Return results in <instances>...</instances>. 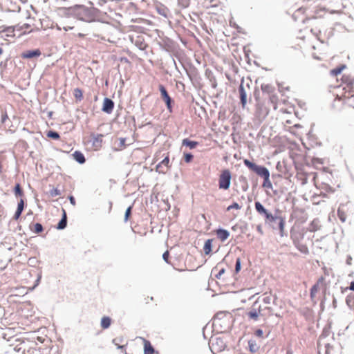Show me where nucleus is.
<instances>
[{
  "label": "nucleus",
  "mask_w": 354,
  "mask_h": 354,
  "mask_svg": "<svg viewBox=\"0 0 354 354\" xmlns=\"http://www.w3.org/2000/svg\"><path fill=\"white\" fill-rule=\"evenodd\" d=\"M342 82L333 85V96L335 100H344L354 97V82L349 77H342Z\"/></svg>",
  "instance_id": "1"
},
{
  "label": "nucleus",
  "mask_w": 354,
  "mask_h": 354,
  "mask_svg": "<svg viewBox=\"0 0 354 354\" xmlns=\"http://www.w3.org/2000/svg\"><path fill=\"white\" fill-rule=\"evenodd\" d=\"M316 37L315 34L313 32L312 28L308 29L306 27L303 30L301 29L297 37L292 41L291 48L293 49H297L298 48L305 49L308 46H312H312V43Z\"/></svg>",
  "instance_id": "2"
},
{
  "label": "nucleus",
  "mask_w": 354,
  "mask_h": 354,
  "mask_svg": "<svg viewBox=\"0 0 354 354\" xmlns=\"http://www.w3.org/2000/svg\"><path fill=\"white\" fill-rule=\"evenodd\" d=\"M75 15L82 21H91L93 19V10L82 5H76L73 8Z\"/></svg>",
  "instance_id": "3"
},
{
  "label": "nucleus",
  "mask_w": 354,
  "mask_h": 354,
  "mask_svg": "<svg viewBox=\"0 0 354 354\" xmlns=\"http://www.w3.org/2000/svg\"><path fill=\"white\" fill-rule=\"evenodd\" d=\"M243 162L244 165L250 170L254 171L258 176L262 177L263 180H266V182L268 181V178H270V172L266 167L257 165L248 159H245Z\"/></svg>",
  "instance_id": "4"
},
{
  "label": "nucleus",
  "mask_w": 354,
  "mask_h": 354,
  "mask_svg": "<svg viewBox=\"0 0 354 354\" xmlns=\"http://www.w3.org/2000/svg\"><path fill=\"white\" fill-rule=\"evenodd\" d=\"M232 174L231 171L227 169H223L221 171L218 176V187L220 189L227 190L231 185Z\"/></svg>",
  "instance_id": "5"
},
{
  "label": "nucleus",
  "mask_w": 354,
  "mask_h": 354,
  "mask_svg": "<svg viewBox=\"0 0 354 354\" xmlns=\"http://www.w3.org/2000/svg\"><path fill=\"white\" fill-rule=\"evenodd\" d=\"M326 286L323 278L319 279L317 282L312 287L310 290V297L314 299L317 297V294L322 292L323 294L325 293Z\"/></svg>",
  "instance_id": "6"
},
{
  "label": "nucleus",
  "mask_w": 354,
  "mask_h": 354,
  "mask_svg": "<svg viewBox=\"0 0 354 354\" xmlns=\"http://www.w3.org/2000/svg\"><path fill=\"white\" fill-rule=\"evenodd\" d=\"M328 335L327 331L324 330L322 334L320 335L318 342V353L319 354H330V345L329 344H325L323 346L322 342L323 339Z\"/></svg>",
  "instance_id": "7"
},
{
  "label": "nucleus",
  "mask_w": 354,
  "mask_h": 354,
  "mask_svg": "<svg viewBox=\"0 0 354 354\" xmlns=\"http://www.w3.org/2000/svg\"><path fill=\"white\" fill-rule=\"evenodd\" d=\"M255 209L259 214H263L268 221L271 222L275 221V217L271 213L268 212L260 202L257 201L255 203Z\"/></svg>",
  "instance_id": "8"
},
{
  "label": "nucleus",
  "mask_w": 354,
  "mask_h": 354,
  "mask_svg": "<svg viewBox=\"0 0 354 354\" xmlns=\"http://www.w3.org/2000/svg\"><path fill=\"white\" fill-rule=\"evenodd\" d=\"M159 90L160 91L161 97L162 100L166 103L167 109L169 111V112L172 111V107H171V99L170 96L169 95L166 88L165 86L162 84L159 85Z\"/></svg>",
  "instance_id": "9"
},
{
  "label": "nucleus",
  "mask_w": 354,
  "mask_h": 354,
  "mask_svg": "<svg viewBox=\"0 0 354 354\" xmlns=\"http://www.w3.org/2000/svg\"><path fill=\"white\" fill-rule=\"evenodd\" d=\"M114 109V102L109 98H104L103 101L102 111L104 113L110 114Z\"/></svg>",
  "instance_id": "10"
},
{
  "label": "nucleus",
  "mask_w": 354,
  "mask_h": 354,
  "mask_svg": "<svg viewBox=\"0 0 354 354\" xmlns=\"http://www.w3.org/2000/svg\"><path fill=\"white\" fill-rule=\"evenodd\" d=\"M41 52L39 49L33 50H27L21 53V57L24 59H31L36 57H39Z\"/></svg>",
  "instance_id": "11"
},
{
  "label": "nucleus",
  "mask_w": 354,
  "mask_h": 354,
  "mask_svg": "<svg viewBox=\"0 0 354 354\" xmlns=\"http://www.w3.org/2000/svg\"><path fill=\"white\" fill-rule=\"evenodd\" d=\"M305 12L306 9L304 8H300L294 12L292 17L295 21L305 22V20L306 19Z\"/></svg>",
  "instance_id": "12"
},
{
  "label": "nucleus",
  "mask_w": 354,
  "mask_h": 354,
  "mask_svg": "<svg viewBox=\"0 0 354 354\" xmlns=\"http://www.w3.org/2000/svg\"><path fill=\"white\" fill-rule=\"evenodd\" d=\"M349 208L347 205H341L337 210V215L339 219L344 222L346 218V214L348 212Z\"/></svg>",
  "instance_id": "13"
},
{
  "label": "nucleus",
  "mask_w": 354,
  "mask_h": 354,
  "mask_svg": "<svg viewBox=\"0 0 354 354\" xmlns=\"http://www.w3.org/2000/svg\"><path fill=\"white\" fill-rule=\"evenodd\" d=\"M141 339L144 344V354H154L156 351L151 342L145 338Z\"/></svg>",
  "instance_id": "14"
},
{
  "label": "nucleus",
  "mask_w": 354,
  "mask_h": 354,
  "mask_svg": "<svg viewBox=\"0 0 354 354\" xmlns=\"http://www.w3.org/2000/svg\"><path fill=\"white\" fill-rule=\"evenodd\" d=\"M103 137L102 134L93 135V146L95 149L101 147Z\"/></svg>",
  "instance_id": "15"
},
{
  "label": "nucleus",
  "mask_w": 354,
  "mask_h": 354,
  "mask_svg": "<svg viewBox=\"0 0 354 354\" xmlns=\"http://www.w3.org/2000/svg\"><path fill=\"white\" fill-rule=\"evenodd\" d=\"M216 234L217 236V238L221 241H225L230 236L229 232L223 229L216 230Z\"/></svg>",
  "instance_id": "16"
},
{
  "label": "nucleus",
  "mask_w": 354,
  "mask_h": 354,
  "mask_svg": "<svg viewBox=\"0 0 354 354\" xmlns=\"http://www.w3.org/2000/svg\"><path fill=\"white\" fill-rule=\"evenodd\" d=\"M24 208V201L23 198H21L17 205V209L15 213L13 216V219L17 221L19 218Z\"/></svg>",
  "instance_id": "17"
},
{
  "label": "nucleus",
  "mask_w": 354,
  "mask_h": 354,
  "mask_svg": "<svg viewBox=\"0 0 354 354\" xmlns=\"http://www.w3.org/2000/svg\"><path fill=\"white\" fill-rule=\"evenodd\" d=\"M294 244L296 248L303 254H308V248L306 245L299 242V241H294Z\"/></svg>",
  "instance_id": "18"
},
{
  "label": "nucleus",
  "mask_w": 354,
  "mask_h": 354,
  "mask_svg": "<svg viewBox=\"0 0 354 354\" xmlns=\"http://www.w3.org/2000/svg\"><path fill=\"white\" fill-rule=\"evenodd\" d=\"M212 272L215 273V277L218 279H220L222 275L225 273V270L224 268H221V266L218 264L213 268Z\"/></svg>",
  "instance_id": "19"
},
{
  "label": "nucleus",
  "mask_w": 354,
  "mask_h": 354,
  "mask_svg": "<svg viewBox=\"0 0 354 354\" xmlns=\"http://www.w3.org/2000/svg\"><path fill=\"white\" fill-rule=\"evenodd\" d=\"M261 90L263 93L267 95L268 97L275 91L274 88L270 84H262Z\"/></svg>",
  "instance_id": "20"
},
{
  "label": "nucleus",
  "mask_w": 354,
  "mask_h": 354,
  "mask_svg": "<svg viewBox=\"0 0 354 354\" xmlns=\"http://www.w3.org/2000/svg\"><path fill=\"white\" fill-rule=\"evenodd\" d=\"M182 145L183 146H186L189 147V149H192L196 148L198 145V142L196 141H192L187 138H185L182 141Z\"/></svg>",
  "instance_id": "21"
},
{
  "label": "nucleus",
  "mask_w": 354,
  "mask_h": 354,
  "mask_svg": "<svg viewBox=\"0 0 354 354\" xmlns=\"http://www.w3.org/2000/svg\"><path fill=\"white\" fill-rule=\"evenodd\" d=\"M66 224H67L66 213L65 209H63L62 218L60 220V221L59 222V223L57 226V228L58 230H63L66 227Z\"/></svg>",
  "instance_id": "22"
},
{
  "label": "nucleus",
  "mask_w": 354,
  "mask_h": 354,
  "mask_svg": "<svg viewBox=\"0 0 354 354\" xmlns=\"http://www.w3.org/2000/svg\"><path fill=\"white\" fill-rule=\"evenodd\" d=\"M239 93H240V98H241V102L242 104V106L244 107L246 104V98L247 95L246 92L242 85L239 86Z\"/></svg>",
  "instance_id": "23"
},
{
  "label": "nucleus",
  "mask_w": 354,
  "mask_h": 354,
  "mask_svg": "<svg viewBox=\"0 0 354 354\" xmlns=\"http://www.w3.org/2000/svg\"><path fill=\"white\" fill-rule=\"evenodd\" d=\"M30 229L32 232L36 234L41 233L43 231V227L41 224L39 223L30 224Z\"/></svg>",
  "instance_id": "24"
},
{
  "label": "nucleus",
  "mask_w": 354,
  "mask_h": 354,
  "mask_svg": "<svg viewBox=\"0 0 354 354\" xmlns=\"http://www.w3.org/2000/svg\"><path fill=\"white\" fill-rule=\"evenodd\" d=\"M111 324V319L109 317L104 316L101 319V327L103 329L108 328Z\"/></svg>",
  "instance_id": "25"
},
{
  "label": "nucleus",
  "mask_w": 354,
  "mask_h": 354,
  "mask_svg": "<svg viewBox=\"0 0 354 354\" xmlns=\"http://www.w3.org/2000/svg\"><path fill=\"white\" fill-rule=\"evenodd\" d=\"M268 97L269 98L270 102L273 104L274 109H277L279 100H278V96H277L276 91H274L273 93H272Z\"/></svg>",
  "instance_id": "26"
},
{
  "label": "nucleus",
  "mask_w": 354,
  "mask_h": 354,
  "mask_svg": "<svg viewBox=\"0 0 354 354\" xmlns=\"http://www.w3.org/2000/svg\"><path fill=\"white\" fill-rule=\"evenodd\" d=\"M75 160L78 162L79 163H84L85 162V158H84V156L83 155L82 153H81L80 151H75L74 153L73 154Z\"/></svg>",
  "instance_id": "27"
},
{
  "label": "nucleus",
  "mask_w": 354,
  "mask_h": 354,
  "mask_svg": "<svg viewBox=\"0 0 354 354\" xmlns=\"http://www.w3.org/2000/svg\"><path fill=\"white\" fill-rule=\"evenodd\" d=\"M346 68V65L343 64L340 67H337L335 69H333V76L335 77L337 82H339V77L341 75V72L343 69Z\"/></svg>",
  "instance_id": "28"
},
{
  "label": "nucleus",
  "mask_w": 354,
  "mask_h": 354,
  "mask_svg": "<svg viewBox=\"0 0 354 354\" xmlns=\"http://www.w3.org/2000/svg\"><path fill=\"white\" fill-rule=\"evenodd\" d=\"M73 95L77 101H81L83 99L82 91L79 88H76L74 89Z\"/></svg>",
  "instance_id": "29"
},
{
  "label": "nucleus",
  "mask_w": 354,
  "mask_h": 354,
  "mask_svg": "<svg viewBox=\"0 0 354 354\" xmlns=\"http://www.w3.org/2000/svg\"><path fill=\"white\" fill-rule=\"evenodd\" d=\"M204 252L206 254H208L210 253L212 250V241L208 239L205 241L204 247H203Z\"/></svg>",
  "instance_id": "30"
},
{
  "label": "nucleus",
  "mask_w": 354,
  "mask_h": 354,
  "mask_svg": "<svg viewBox=\"0 0 354 354\" xmlns=\"http://www.w3.org/2000/svg\"><path fill=\"white\" fill-rule=\"evenodd\" d=\"M14 193L15 196H24V192L21 187L20 184L17 183L14 189Z\"/></svg>",
  "instance_id": "31"
},
{
  "label": "nucleus",
  "mask_w": 354,
  "mask_h": 354,
  "mask_svg": "<svg viewBox=\"0 0 354 354\" xmlns=\"http://www.w3.org/2000/svg\"><path fill=\"white\" fill-rule=\"evenodd\" d=\"M220 349L222 350L224 348V344L223 342L220 338H214L212 339V345L214 347L215 344L220 345Z\"/></svg>",
  "instance_id": "32"
},
{
  "label": "nucleus",
  "mask_w": 354,
  "mask_h": 354,
  "mask_svg": "<svg viewBox=\"0 0 354 354\" xmlns=\"http://www.w3.org/2000/svg\"><path fill=\"white\" fill-rule=\"evenodd\" d=\"M47 136L55 140H58L59 138V135L57 132L52 131H49L47 133Z\"/></svg>",
  "instance_id": "33"
},
{
  "label": "nucleus",
  "mask_w": 354,
  "mask_h": 354,
  "mask_svg": "<svg viewBox=\"0 0 354 354\" xmlns=\"http://www.w3.org/2000/svg\"><path fill=\"white\" fill-rule=\"evenodd\" d=\"M169 158L168 156L165 157L160 164L157 165V169H158L160 167H161L162 165H165L167 167H169Z\"/></svg>",
  "instance_id": "34"
},
{
  "label": "nucleus",
  "mask_w": 354,
  "mask_h": 354,
  "mask_svg": "<svg viewBox=\"0 0 354 354\" xmlns=\"http://www.w3.org/2000/svg\"><path fill=\"white\" fill-rule=\"evenodd\" d=\"M241 208V206L239 205L237 203L234 202L227 207V211H230L232 209H240Z\"/></svg>",
  "instance_id": "35"
},
{
  "label": "nucleus",
  "mask_w": 354,
  "mask_h": 354,
  "mask_svg": "<svg viewBox=\"0 0 354 354\" xmlns=\"http://www.w3.org/2000/svg\"><path fill=\"white\" fill-rule=\"evenodd\" d=\"M248 345H249L250 351L251 352L254 353V352L257 351L256 344L253 341L250 340L248 342Z\"/></svg>",
  "instance_id": "36"
},
{
  "label": "nucleus",
  "mask_w": 354,
  "mask_h": 354,
  "mask_svg": "<svg viewBox=\"0 0 354 354\" xmlns=\"http://www.w3.org/2000/svg\"><path fill=\"white\" fill-rule=\"evenodd\" d=\"M240 270H241V259L237 258L236 260L235 272L238 273Z\"/></svg>",
  "instance_id": "37"
},
{
  "label": "nucleus",
  "mask_w": 354,
  "mask_h": 354,
  "mask_svg": "<svg viewBox=\"0 0 354 354\" xmlns=\"http://www.w3.org/2000/svg\"><path fill=\"white\" fill-rule=\"evenodd\" d=\"M193 159V155L191 153H185L184 160L186 162H190Z\"/></svg>",
  "instance_id": "38"
},
{
  "label": "nucleus",
  "mask_w": 354,
  "mask_h": 354,
  "mask_svg": "<svg viewBox=\"0 0 354 354\" xmlns=\"http://www.w3.org/2000/svg\"><path fill=\"white\" fill-rule=\"evenodd\" d=\"M249 317L251 318V319H253L254 320L257 319L258 317H259V313H257V311H251L249 313Z\"/></svg>",
  "instance_id": "39"
},
{
  "label": "nucleus",
  "mask_w": 354,
  "mask_h": 354,
  "mask_svg": "<svg viewBox=\"0 0 354 354\" xmlns=\"http://www.w3.org/2000/svg\"><path fill=\"white\" fill-rule=\"evenodd\" d=\"M131 207L130 206L126 210L125 215H124V221L127 222L129 220V218L131 215Z\"/></svg>",
  "instance_id": "40"
},
{
  "label": "nucleus",
  "mask_w": 354,
  "mask_h": 354,
  "mask_svg": "<svg viewBox=\"0 0 354 354\" xmlns=\"http://www.w3.org/2000/svg\"><path fill=\"white\" fill-rule=\"evenodd\" d=\"M254 335L258 337H260V338H262L263 337V332L261 329H257L255 331H254Z\"/></svg>",
  "instance_id": "41"
},
{
  "label": "nucleus",
  "mask_w": 354,
  "mask_h": 354,
  "mask_svg": "<svg viewBox=\"0 0 354 354\" xmlns=\"http://www.w3.org/2000/svg\"><path fill=\"white\" fill-rule=\"evenodd\" d=\"M163 259L167 262L169 263V252L168 250L165 251L162 254Z\"/></svg>",
  "instance_id": "42"
},
{
  "label": "nucleus",
  "mask_w": 354,
  "mask_h": 354,
  "mask_svg": "<svg viewBox=\"0 0 354 354\" xmlns=\"http://www.w3.org/2000/svg\"><path fill=\"white\" fill-rule=\"evenodd\" d=\"M263 186L265 187L271 188L272 184H271V182L270 180V178H268V181H267V182H266V180H263Z\"/></svg>",
  "instance_id": "43"
},
{
  "label": "nucleus",
  "mask_w": 354,
  "mask_h": 354,
  "mask_svg": "<svg viewBox=\"0 0 354 354\" xmlns=\"http://www.w3.org/2000/svg\"><path fill=\"white\" fill-rule=\"evenodd\" d=\"M60 194V192L58 189H53L52 191H51V195L53 196H58Z\"/></svg>",
  "instance_id": "44"
},
{
  "label": "nucleus",
  "mask_w": 354,
  "mask_h": 354,
  "mask_svg": "<svg viewBox=\"0 0 354 354\" xmlns=\"http://www.w3.org/2000/svg\"><path fill=\"white\" fill-rule=\"evenodd\" d=\"M8 119V114L6 112H5L4 113L2 114V116H1V122L2 123H5L6 121Z\"/></svg>",
  "instance_id": "45"
},
{
  "label": "nucleus",
  "mask_w": 354,
  "mask_h": 354,
  "mask_svg": "<svg viewBox=\"0 0 354 354\" xmlns=\"http://www.w3.org/2000/svg\"><path fill=\"white\" fill-rule=\"evenodd\" d=\"M68 199H69V201H70L71 203L73 206H75V205H76L75 199V198H74L73 196H70L68 197Z\"/></svg>",
  "instance_id": "46"
},
{
  "label": "nucleus",
  "mask_w": 354,
  "mask_h": 354,
  "mask_svg": "<svg viewBox=\"0 0 354 354\" xmlns=\"http://www.w3.org/2000/svg\"><path fill=\"white\" fill-rule=\"evenodd\" d=\"M313 57H314L315 58H316V59H323V57H321V56H319V55H317V53H313Z\"/></svg>",
  "instance_id": "47"
},
{
  "label": "nucleus",
  "mask_w": 354,
  "mask_h": 354,
  "mask_svg": "<svg viewBox=\"0 0 354 354\" xmlns=\"http://www.w3.org/2000/svg\"><path fill=\"white\" fill-rule=\"evenodd\" d=\"M73 26H64V27L63 28V29H64L65 31H68V30H71V29H73Z\"/></svg>",
  "instance_id": "48"
},
{
  "label": "nucleus",
  "mask_w": 354,
  "mask_h": 354,
  "mask_svg": "<svg viewBox=\"0 0 354 354\" xmlns=\"http://www.w3.org/2000/svg\"><path fill=\"white\" fill-rule=\"evenodd\" d=\"M349 288L350 290H353V291H354V281H353V282H351V285H350V286H349V288Z\"/></svg>",
  "instance_id": "49"
},
{
  "label": "nucleus",
  "mask_w": 354,
  "mask_h": 354,
  "mask_svg": "<svg viewBox=\"0 0 354 354\" xmlns=\"http://www.w3.org/2000/svg\"><path fill=\"white\" fill-rule=\"evenodd\" d=\"M281 111L283 112V113H290V111H288L286 109L283 110L282 109H281Z\"/></svg>",
  "instance_id": "50"
},
{
  "label": "nucleus",
  "mask_w": 354,
  "mask_h": 354,
  "mask_svg": "<svg viewBox=\"0 0 354 354\" xmlns=\"http://www.w3.org/2000/svg\"><path fill=\"white\" fill-rule=\"evenodd\" d=\"M77 35H78V37H84V34H82V33H79Z\"/></svg>",
  "instance_id": "51"
},
{
  "label": "nucleus",
  "mask_w": 354,
  "mask_h": 354,
  "mask_svg": "<svg viewBox=\"0 0 354 354\" xmlns=\"http://www.w3.org/2000/svg\"><path fill=\"white\" fill-rule=\"evenodd\" d=\"M2 172V165H1V161L0 160V173Z\"/></svg>",
  "instance_id": "52"
},
{
  "label": "nucleus",
  "mask_w": 354,
  "mask_h": 354,
  "mask_svg": "<svg viewBox=\"0 0 354 354\" xmlns=\"http://www.w3.org/2000/svg\"><path fill=\"white\" fill-rule=\"evenodd\" d=\"M120 140H121V142H122V144H124V141H125V139H124V138H121V139H120Z\"/></svg>",
  "instance_id": "53"
},
{
  "label": "nucleus",
  "mask_w": 354,
  "mask_h": 354,
  "mask_svg": "<svg viewBox=\"0 0 354 354\" xmlns=\"http://www.w3.org/2000/svg\"><path fill=\"white\" fill-rule=\"evenodd\" d=\"M3 53V49L1 48H0V56L2 55Z\"/></svg>",
  "instance_id": "54"
},
{
  "label": "nucleus",
  "mask_w": 354,
  "mask_h": 354,
  "mask_svg": "<svg viewBox=\"0 0 354 354\" xmlns=\"http://www.w3.org/2000/svg\"><path fill=\"white\" fill-rule=\"evenodd\" d=\"M88 3L91 5V6H93V2L91 1H88Z\"/></svg>",
  "instance_id": "55"
},
{
  "label": "nucleus",
  "mask_w": 354,
  "mask_h": 354,
  "mask_svg": "<svg viewBox=\"0 0 354 354\" xmlns=\"http://www.w3.org/2000/svg\"><path fill=\"white\" fill-rule=\"evenodd\" d=\"M188 6V3H186V4H185V7H187Z\"/></svg>",
  "instance_id": "56"
},
{
  "label": "nucleus",
  "mask_w": 354,
  "mask_h": 354,
  "mask_svg": "<svg viewBox=\"0 0 354 354\" xmlns=\"http://www.w3.org/2000/svg\"><path fill=\"white\" fill-rule=\"evenodd\" d=\"M24 26H26V28L29 27V26L28 24H25Z\"/></svg>",
  "instance_id": "57"
},
{
  "label": "nucleus",
  "mask_w": 354,
  "mask_h": 354,
  "mask_svg": "<svg viewBox=\"0 0 354 354\" xmlns=\"http://www.w3.org/2000/svg\"><path fill=\"white\" fill-rule=\"evenodd\" d=\"M280 225H281V227H283V223H280Z\"/></svg>",
  "instance_id": "58"
},
{
  "label": "nucleus",
  "mask_w": 354,
  "mask_h": 354,
  "mask_svg": "<svg viewBox=\"0 0 354 354\" xmlns=\"http://www.w3.org/2000/svg\"><path fill=\"white\" fill-rule=\"evenodd\" d=\"M268 111H266V115H268Z\"/></svg>",
  "instance_id": "59"
}]
</instances>
